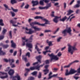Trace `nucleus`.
I'll return each instance as SVG.
<instances>
[{
    "instance_id": "nucleus-60",
    "label": "nucleus",
    "mask_w": 80,
    "mask_h": 80,
    "mask_svg": "<svg viewBox=\"0 0 80 80\" xmlns=\"http://www.w3.org/2000/svg\"><path fill=\"white\" fill-rule=\"evenodd\" d=\"M74 78L75 79V80H78L79 77L74 76Z\"/></svg>"
},
{
    "instance_id": "nucleus-52",
    "label": "nucleus",
    "mask_w": 80,
    "mask_h": 80,
    "mask_svg": "<svg viewBox=\"0 0 80 80\" xmlns=\"http://www.w3.org/2000/svg\"><path fill=\"white\" fill-rule=\"evenodd\" d=\"M4 6L6 8L8 9V10H9L8 9V6L7 5H6V4H4Z\"/></svg>"
},
{
    "instance_id": "nucleus-27",
    "label": "nucleus",
    "mask_w": 80,
    "mask_h": 80,
    "mask_svg": "<svg viewBox=\"0 0 80 80\" xmlns=\"http://www.w3.org/2000/svg\"><path fill=\"white\" fill-rule=\"evenodd\" d=\"M67 31L66 29L64 30V31H62V33L64 34V36H65L67 35Z\"/></svg>"
},
{
    "instance_id": "nucleus-3",
    "label": "nucleus",
    "mask_w": 80,
    "mask_h": 80,
    "mask_svg": "<svg viewBox=\"0 0 80 80\" xmlns=\"http://www.w3.org/2000/svg\"><path fill=\"white\" fill-rule=\"evenodd\" d=\"M23 43H22L23 46H24L26 43V46L28 47V48H32V44L28 42V40L27 39L26 40L25 42L23 41Z\"/></svg>"
},
{
    "instance_id": "nucleus-16",
    "label": "nucleus",
    "mask_w": 80,
    "mask_h": 80,
    "mask_svg": "<svg viewBox=\"0 0 80 80\" xmlns=\"http://www.w3.org/2000/svg\"><path fill=\"white\" fill-rule=\"evenodd\" d=\"M16 22H17L16 21L14 22V21H13L12 20H11L10 21V22L12 24V26H13L14 27L18 26V25L14 24H15L16 23Z\"/></svg>"
},
{
    "instance_id": "nucleus-54",
    "label": "nucleus",
    "mask_w": 80,
    "mask_h": 80,
    "mask_svg": "<svg viewBox=\"0 0 80 80\" xmlns=\"http://www.w3.org/2000/svg\"><path fill=\"white\" fill-rule=\"evenodd\" d=\"M26 56H28V57H29L30 56V52H28L26 54Z\"/></svg>"
},
{
    "instance_id": "nucleus-37",
    "label": "nucleus",
    "mask_w": 80,
    "mask_h": 80,
    "mask_svg": "<svg viewBox=\"0 0 80 80\" xmlns=\"http://www.w3.org/2000/svg\"><path fill=\"white\" fill-rule=\"evenodd\" d=\"M73 12V11L72 10H69L68 11V13L67 14V15L68 16L69 15H70V14H71V13Z\"/></svg>"
},
{
    "instance_id": "nucleus-50",
    "label": "nucleus",
    "mask_w": 80,
    "mask_h": 80,
    "mask_svg": "<svg viewBox=\"0 0 80 80\" xmlns=\"http://www.w3.org/2000/svg\"><path fill=\"white\" fill-rule=\"evenodd\" d=\"M52 32V31L50 30H46L45 31V32Z\"/></svg>"
},
{
    "instance_id": "nucleus-44",
    "label": "nucleus",
    "mask_w": 80,
    "mask_h": 80,
    "mask_svg": "<svg viewBox=\"0 0 80 80\" xmlns=\"http://www.w3.org/2000/svg\"><path fill=\"white\" fill-rule=\"evenodd\" d=\"M63 6H64V9H65L67 7V3H66L64 2L63 3Z\"/></svg>"
},
{
    "instance_id": "nucleus-45",
    "label": "nucleus",
    "mask_w": 80,
    "mask_h": 80,
    "mask_svg": "<svg viewBox=\"0 0 80 80\" xmlns=\"http://www.w3.org/2000/svg\"><path fill=\"white\" fill-rule=\"evenodd\" d=\"M79 62V60H75L74 61L71 62V63L72 64L74 62L77 63V62Z\"/></svg>"
},
{
    "instance_id": "nucleus-17",
    "label": "nucleus",
    "mask_w": 80,
    "mask_h": 80,
    "mask_svg": "<svg viewBox=\"0 0 80 80\" xmlns=\"http://www.w3.org/2000/svg\"><path fill=\"white\" fill-rule=\"evenodd\" d=\"M55 18L53 20V21L56 23H57L58 22V19L60 18L61 17H58L56 16L55 17Z\"/></svg>"
},
{
    "instance_id": "nucleus-40",
    "label": "nucleus",
    "mask_w": 80,
    "mask_h": 80,
    "mask_svg": "<svg viewBox=\"0 0 80 80\" xmlns=\"http://www.w3.org/2000/svg\"><path fill=\"white\" fill-rule=\"evenodd\" d=\"M34 78L32 77H29V79H28V80H34Z\"/></svg>"
},
{
    "instance_id": "nucleus-48",
    "label": "nucleus",
    "mask_w": 80,
    "mask_h": 80,
    "mask_svg": "<svg viewBox=\"0 0 80 80\" xmlns=\"http://www.w3.org/2000/svg\"><path fill=\"white\" fill-rule=\"evenodd\" d=\"M9 36H10V38H12V31H9Z\"/></svg>"
},
{
    "instance_id": "nucleus-61",
    "label": "nucleus",
    "mask_w": 80,
    "mask_h": 80,
    "mask_svg": "<svg viewBox=\"0 0 80 80\" xmlns=\"http://www.w3.org/2000/svg\"><path fill=\"white\" fill-rule=\"evenodd\" d=\"M45 63L46 64H48L49 63V60H46L45 61Z\"/></svg>"
},
{
    "instance_id": "nucleus-21",
    "label": "nucleus",
    "mask_w": 80,
    "mask_h": 80,
    "mask_svg": "<svg viewBox=\"0 0 80 80\" xmlns=\"http://www.w3.org/2000/svg\"><path fill=\"white\" fill-rule=\"evenodd\" d=\"M2 48H0V55H4L6 54L5 52H3L2 51Z\"/></svg>"
},
{
    "instance_id": "nucleus-28",
    "label": "nucleus",
    "mask_w": 80,
    "mask_h": 80,
    "mask_svg": "<svg viewBox=\"0 0 80 80\" xmlns=\"http://www.w3.org/2000/svg\"><path fill=\"white\" fill-rule=\"evenodd\" d=\"M67 18H68L66 17V16H65V17L62 18V19H61L60 20L64 22L65 20H66Z\"/></svg>"
},
{
    "instance_id": "nucleus-51",
    "label": "nucleus",
    "mask_w": 80,
    "mask_h": 80,
    "mask_svg": "<svg viewBox=\"0 0 80 80\" xmlns=\"http://www.w3.org/2000/svg\"><path fill=\"white\" fill-rule=\"evenodd\" d=\"M44 64H44H42V65H41L39 66V65H37V67H38L39 69H40L39 68H40V67H42Z\"/></svg>"
},
{
    "instance_id": "nucleus-46",
    "label": "nucleus",
    "mask_w": 80,
    "mask_h": 80,
    "mask_svg": "<svg viewBox=\"0 0 80 80\" xmlns=\"http://www.w3.org/2000/svg\"><path fill=\"white\" fill-rule=\"evenodd\" d=\"M60 28H58L54 32V34H55L56 33H57V32H58L59 31V30Z\"/></svg>"
},
{
    "instance_id": "nucleus-35",
    "label": "nucleus",
    "mask_w": 80,
    "mask_h": 80,
    "mask_svg": "<svg viewBox=\"0 0 80 80\" xmlns=\"http://www.w3.org/2000/svg\"><path fill=\"white\" fill-rule=\"evenodd\" d=\"M80 6V5L79 4H77L76 5L74 6V8H79Z\"/></svg>"
},
{
    "instance_id": "nucleus-33",
    "label": "nucleus",
    "mask_w": 80,
    "mask_h": 80,
    "mask_svg": "<svg viewBox=\"0 0 80 80\" xmlns=\"http://www.w3.org/2000/svg\"><path fill=\"white\" fill-rule=\"evenodd\" d=\"M25 55H22V59L23 60L24 59L25 62H27V58H25Z\"/></svg>"
},
{
    "instance_id": "nucleus-22",
    "label": "nucleus",
    "mask_w": 80,
    "mask_h": 80,
    "mask_svg": "<svg viewBox=\"0 0 80 80\" xmlns=\"http://www.w3.org/2000/svg\"><path fill=\"white\" fill-rule=\"evenodd\" d=\"M46 42H47V43H48L49 46H52V41H49L48 40L46 41Z\"/></svg>"
},
{
    "instance_id": "nucleus-23",
    "label": "nucleus",
    "mask_w": 80,
    "mask_h": 80,
    "mask_svg": "<svg viewBox=\"0 0 80 80\" xmlns=\"http://www.w3.org/2000/svg\"><path fill=\"white\" fill-rule=\"evenodd\" d=\"M33 35H32L31 36L30 38L28 40V42H32V40H33Z\"/></svg>"
},
{
    "instance_id": "nucleus-24",
    "label": "nucleus",
    "mask_w": 80,
    "mask_h": 80,
    "mask_svg": "<svg viewBox=\"0 0 80 80\" xmlns=\"http://www.w3.org/2000/svg\"><path fill=\"white\" fill-rule=\"evenodd\" d=\"M43 72H45L44 74L45 75H46L48 73L49 70L48 69H46L43 70Z\"/></svg>"
},
{
    "instance_id": "nucleus-14",
    "label": "nucleus",
    "mask_w": 80,
    "mask_h": 80,
    "mask_svg": "<svg viewBox=\"0 0 80 80\" xmlns=\"http://www.w3.org/2000/svg\"><path fill=\"white\" fill-rule=\"evenodd\" d=\"M42 58V57L41 56H38L36 58L38 60V61L40 63H41V58Z\"/></svg>"
},
{
    "instance_id": "nucleus-36",
    "label": "nucleus",
    "mask_w": 80,
    "mask_h": 80,
    "mask_svg": "<svg viewBox=\"0 0 80 80\" xmlns=\"http://www.w3.org/2000/svg\"><path fill=\"white\" fill-rule=\"evenodd\" d=\"M51 3H50L49 4H48V5L46 6H45V7L47 8H46V9H48L49 8L51 7Z\"/></svg>"
},
{
    "instance_id": "nucleus-18",
    "label": "nucleus",
    "mask_w": 80,
    "mask_h": 80,
    "mask_svg": "<svg viewBox=\"0 0 80 80\" xmlns=\"http://www.w3.org/2000/svg\"><path fill=\"white\" fill-rule=\"evenodd\" d=\"M11 43H12V47L13 48H15L16 47V44L13 41H11Z\"/></svg>"
},
{
    "instance_id": "nucleus-62",
    "label": "nucleus",
    "mask_w": 80,
    "mask_h": 80,
    "mask_svg": "<svg viewBox=\"0 0 80 80\" xmlns=\"http://www.w3.org/2000/svg\"><path fill=\"white\" fill-rule=\"evenodd\" d=\"M58 69H57V68H54V69H53V72H55Z\"/></svg>"
},
{
    "instance_id": "nucleus-7",
    "label": "nucleus",
    "mask_w": 80,
    "mask_h": 80,
    "mask_svg": "<svg viewBox=\"0 0 80 80\" xmlns=\"http://www.w3.org/2000/svg\"><path fill=\"white\" fill-rule=\"evenodd\" d=\"M4 74H6L5 76L0 77V78H1L2 79H4L8 78V75L7 73H5V72H0V76H2V75H4Z\"/></svg>"
},
{
    "instance_id": "nucleus-63",
    "label": "nucleus",
    "mask_w": 80,
    "mask_h": 80,
    "mask_svg": "<svg viewBox=\"0 0 80 80\" xmlns=\"http://www.w3.org/2000/svg\"><path fill=\"white\" fill-rule=\"evenodd\" d=\"M19 63V60H17L16 62V64L17 65H18Z\"/></svg>"
},
{
    "instance_id": "nucleus-31",
    "label": "nucleus",
    "mask_w": 80,
    "mask_h": 80,
    "mask_svg": "<svg viewBox=\"0 0 80 80\" xmlns=\"http://www.w3.org/2000/svg\"><path fill=\"white\" fill-rule=\"evenodd\" d=\"M71 65H72L71 63L69 64L68 65H66L64 66V68H69V67H70Z\"/></svg>"
},
{
    "instance_id": "nucleus-42",
    "label": "nucleus",
    "mask_w": 80,
    "mask_h": 80,
    "mask_svg": "<svg viewBox=\"0 0 80 80\" xmlns=\"http://www.w3.org/2000/svg\"><path fill=\"white\" fill-rule=\"evenodd\" d=\"M41 76H42V73L40 72H39V75L38 76V78H41Z\"/></svg>"
},
{
    "instance_id": "nucleus-56",
    "label": "nucleus",
    "mask_w": 80,
    "mask_h": 80,
    "mask_svg": "<svg viewBox=\"0 0 80 80\" xmlns=\"http://www.w3.org/2000/svg\"><path fill=\"white\" fill-rule=\"evenodd\" d=\"M54 11L52 12V14H51V16L52 17H54Z\"/></svg>"
},
{
    "instance_id": "nucleus-41",
    "label": "nucleus",
    "mask_w": 80,
    "mask_h": 80,
    "mask_svg": "<svg viewBox=\"0 0 80 80\" xmlns=\"http://www.w3.org/2000/svg\"><path fill=\"white\" fill-rule=\"evenodd\" d=\"M39 8L40 9H46L47 7H39Z\"/></svg>"
},
{
    "instance_id": "nucleus-13",
    "label": "nucleus",
    "mask_w": 80,
    "mask_h": 80,
    "mask_svg": "<svg viewBox=\"0 0 80 80\" xmlns=\"http://www.w3.org/2000/svg\"><path fill=\"white\" fill-rule=\"evenodd\" d=\"M30 69L31 70H33L35 69H37L38 71L40 70V69H39L38 68V67L37 66L36 67H31L30 68Z\"/></svg>"
},
{
    "instance_id": "nucleus-25",
    "label": "nucleus",
    "mask_w": 80,
    "mask_h": 80,
    "mask_svg": "<svg viewBox=\"0 0 80 80\" xmlns=\"http://www.w3.org/2000/svg\"><path fill=\"white\" fill-rule=\"evenodd\" d=\"M3 20L2 19H0V25L1 26H4V24L3 23Z\"/></svg>"
},
{
    "instance_id": "nucleus-12",
    "label": "nucleus",
    "mask_w": 80,
    "mask_h": 80,
    "mask_svg": "<svg viewBox=\"0 0 80 80\" xmlns=\"http://www.w3.org/2000/svg\"><path fill=\"white\" fill-rule=\"evenodd\" d=\"M14 72H15L14 70L12 69L9 70L8 72L10 76L13 75L14 73Z\"/></svg>"
},
{
    "instance_id": "nucleus-15",
    "label": "nucleus",
    "mask_w": 80,
    "mask_h": 80,
    "mask_svg": "<svg viewBox=\"0 0 80 80\" xmlns=\"http://www.w3.org/2000/svg\"><path fill=\"white\" fill-rule=\"evenodd\" d=\"M77 72V71H75L74 69H71L70 71V74L75 73Z\"/></svg>"
},
{
    "instance_id": "nucleus-34",
    "label": "nucleus",
    "mask_w": 80,
    "mask_h": 80,
    "mask_svg": "<svg viewBox=\"0 0 80 80\" xmlns=\"http://www.w3.org/2000/svg\"><path fill=\"white\" fill-rule=\"evenodd\" d=\"M7 30L6 29H4V28H3V30L2 31V33L3 34H4L6 32Z\"/></svg>"
},
{
    "instance_id": "nucleus-64",
    "label": "nucleus",
    "mask_w": 80,
    "mask_h": 80,
    "mask_svg": "<svg viewBox=\"0 0 80 80\" xmlns=\"http://www.w3.org/2000/svg\"><path fill=\"white\" fill-rule=\"evenodd\" d=\"M61 55H62L61 53L60 52H58V57H60Z\"/></svg>"
},
{
    "instance_id": "nucleus-6",
    "label": "nucleus",
    "mask_w": 80,
    "mask_h": 80,
    "mask_svg": "<svg viewBox=\"0 0 80 80\" xmlns=\"http://www.w3.org/2000/svg\"><path fill=\"white\" fill-rule=\"evenodd\" d=\"M11 78L12 79V80H21L20 76L18 74H17L15 76H11Z\"/></svg>"
},
{
    "instance_id": "nucleus-39",
    "label": "nucleus",
    "mask_w": 80,
    "mask_h": 80,
    "mask_svg": "<svg viewBox=\"0 0 80 80\" xmlns=\"http://www.w3.org/2000/svg\"><path fill=\"white\" fill-rule=\"evenodd\" d=\"M35 49H37V51L38 52L41 50V49H39V48L38 47L37 45H36Z\"/></svg>"
},
{
    "instance_id": "nucleus-10",
    "label": "nucleus",
    "mask_w": 80,
    "mask_h": 80,
    "mask_svg": "<svg viewBox=\"0 0 80 80\" xmlns=\"http://www.w3.org/2000/svg\"><path fill=\"white\" fill-rule=\"evenodd\" d=\"M32 3L33 4L32 6L34 7L35 6L38 4L39 2L37 0L36 1H32Z\"/></svg>"
},
{
    "instance_id": "nucleus-55",
    "label": "nucleus",
    "mask_w": 80,
    "mask_h": 80,
    "mask_svg": "<svg viewBox=\"0 0 80 80\" xmlns=\"http://www.w3.org/2000/svg\"><path fill=\"white\" fill-rule=\"evenodd\" d=\"M11 68H14V67H16V66L14 64H12V65H11Z\"/></svg>"
},
{
    "instance_id": "nucleus-53",
    "label": "nucleus",
    "mask_w": 80,
    "mask_h": 80,
    "mask_svg": "<svg viewBox=\"0 0 80 80\" xmlns=\"http://www.w3.org/2000/svg\"><path fill=\"white\" fill-rule=\"evenodd\" d=\"M11 14H12V17H14V16H15V13H14V12L11 11Z\"/></svg>"
},
{
    "instance_id": "nucleus-58",
    "label": "nucleus",
    "mask_w": 80,
    "mask_h": 80,
    "mask_svg": "<svg viewBox=\"0 0 80 80\" xmlns=\"http://www.w3.org/2000/svg\"><path fill=\"white\" fill-rule=\"evenodd\" d=\"M43 0L45 3H47L48 2H49L50 1L49 0Z\"/></svg>"
},
{
    "instance_id": "nucleus-19",
    "label": "nucleus",
    "mask_w": 80,
    "mask_h": 80,
    "mask_svg": "<svg viewBox=\"0 0 80 80\" xmlns=\"http://www.w3.org/2000/svg\"><path fill=\"white\" fill-rule=\"evenodd\" d=\"M33 28L35 30L34 31H40L42 29L41 28H37L36 27H33Z\"/></svg>"
},
{
    "instance_id": "nucleus-29",
    "label": "nucleus",
    "mask_w": 80,
    "mask_h": 80,
    "mask_svg": "<svg viewBox=\"0 0 80 80\" xmlns=\"http://www.w3.org/2000/svg\"><path fill=\"white\" fill-rule=\"evenodd\" d=\"M37 72L34 71V72H32L31 73V74H32V75H33V76H36L37 75Z\"/></svg>"
},
{
    "instance_id": "nucleus-38",
    "label": "nucleus",
    "mask_w": 80,
    "mask_h": 80,
    "mask_svg": "<svg viewBox=\"0 0 80 80\" xmlns=\"http://www.w3.org/2000/svg\"><path fill=\"white\" fill-rule=\"evenodd\" d=\"M2 47L4 48H6L9 47V45H2Z\"/></svg>"
},
{
    "instance_id": "nucleus-9",
    "label": "nucleus",
    "mask_w": 80,
    "mask_h": 80,
    "mask_svg": "<svg viewBox=\"0 0 80 80\" xmlns=\"http://www.w3.org/2000/svg\"><path fill=\"white\" fill-rule=\"evenodd\" d=\"M38 25L39 26H40V23L38 22H32L30 23V25L32 27V28H33L34 26V25Z\"/></svg>"
},
{
    "instance_id": "nucleus-11",
    "label": "nucleus",
    "mask_w": 80,
    "mask_h": 80,
    "mask_svg": "<svg viewBox=\"0 0 80 80\" xmlns=\"http://www.w3.org/2000/svg\"><path fill=\"white\" fill-rule=\"evenodd\" d=\"M66 30L67 32L68 33L69 35H72V33L71 32H72V30L71 29L70 27L67 28V29H66Z\"/></svg>"
},
{
    "instance_id": "nucleus-26",
    "label": "nucleus",
    "mask_w": 80,
    "mask_h": 80,
    "mask_svg": "<svg viewBox=\"0 0 80 80\" xmlns=\"http://www.w3.org/2000/svg\"><path fill=\"white\" fill-rule=\"evenodd\" d=\"M66 76H68L70 74V71L68 72V70L67 69L66 70V73H65Z\"/></svg>"
},
{
    "instance_id": "nucleus-8",
    "label": "nucleus",
    "mask_w": 80,
    "mask_h": 80,
    "mask_svg": "<svg viewBox=\"0 0 80 80\" xmlns=\"http://www.w3.org/2000/svg\"><path fill=\"white\" fill-rule=\"evenodd\" d=\"M52 72H50V73L49 75V78H48V80H49V79H51L52 77H55L58 76V74H54L52 76H51L52 74Z\"/></svg>"
},
{
    "instance_id": "nucleus-43",
    "label": "nucleus",
    "mask_w": 80,
    "mask_h": 80,
    "mask_svg": "<svg viewBox=\"0 0 80 80\" xmlns=\"http://www.w3.org/2000/svg\"><path fill=\"white\" fill-rule=\"evenodd\" d=\"M22 39L23 40L22 43H23V41H24V42H25L26 41V40H27V39H26V37H24L22 38Z\"/></svg>"
},
{
    "instance_id": "nucleus-2",
    "label": "nucleus",
    "mask_w": 80,
    "mask_h": 80,
    "mask_svg": "<svg viewBox=\"0 0 80 80\" xmlns=\"http://www.w3.org/2000/svg\"><path fill=\"white\" fill-rule=\"evenodd\" d=\"M34 18L35 19H41L42 20H43V21L45 22V23L44 24H41L40 23V25L41 26H46V24H48V21L46 19H45L43 18V17H42L41 16H36Z\"/></svg>"
},
{
    "instance_id": "nucleus-30",
    "label": "nucleus",
    "mask_w": 80,
    "mask_h": 80,
    "mask_svg": "<svg viewBox=\"0 0 80 80\" xmlns=\"http://www.w3.org/2000/svg\"><path fill=\"white\" fill-rule=\"evenodd\" d=\"M11 2L12 4H13L14 3H16L17 2V1L16 0H11Z\"/></svg>"
},
{
    "instance_id": "nucleus-4",
    "label": "nucleus",
    "mask_w": 80,
    "mask_h": 80,
    "mask_svg": "<svg viewBox=\"0 0 80 80\" xmlns=\"http://www.w3.org/2000/svg\"><path fill=\"white\" fill-rule=\"evenodd\" d=\"M48 55L51 58V60H49L51 62H52L53 60H58L59 59V58L58 57V56L54 55L53 53H52L51 54H48Z\"/></svg>"
},
{
    "instance_id": "nucleus-59",
    "label": "nucleus",
    "mask_w": 80,
    "mask_h": 80,
    "mask_svg": "<svg viewBox=\"0 0 80 80\" xmlns=\"http://www.w3.org/2000/svg\"><path fill=\"white\" fill-rule=\"evenodd\" d=\"M4 38V36L3 35L0 36V40L3 39Z\"/></svg>"
},
{
    "instance_id": "nucleus-47",
    "label": "nucleus",
    "mask_w": 80,
    "mask_h": 80,
    "mask_svg": "<svg viewBox=\"0 0 80 80\" xmlns=\"http://www.w3.org/2000/svg\"><path fill=\"white\" fill-rule=\"evenodd\" d=\"M62 38V37H60L57 39V41L58 42H60L61 41V39Z\"/></svg>"
},
{
    "instance_id": "nucleus-5",
    "label": "nucleus",
    "mask_w": 80,
    "mask_h": 80,
    "mask_svg": "<svg viewBox=\"0 0 80 80\" xmlns=\"http://www.w3.org/2000/svg\"><path fill=\"white\" fill-rule=\"evenodd\" d=\"M25 29L27 31H29V32H27V31H26V32L27 34H31L33 33L36 32L35 31L32 30L31 29H28V28H26Z\"/></svg>"
},
{
    "instance_id": "nucleus-1",
    "label": "nucleus",
    "mask_w": 80,
    "mask_h": 80,
    "mask_svg": "<svg viewBox=\"0 0 80 80\" xmlns=\"http://www.w3.org/2000/svg\"><path fill=\"white\" fill-rule=\"evenodd\" d=\"M68 51L70 53L71 55L73 54L74 51L77 50V49L75 47V46H72L70 44H68Z\"/></svg>"
},
{
    "instance_id": "nucleus-32",
    "label": "nucleus",
    "mask_w": 80,
    "mask_h": 80,
    "mask_svg": "<svg viewBox=\"0 0 80 80\" xmlns=\"http://www.w3.org/2000/svg\"><path fill=\"white\" fill-rule=\"evenodd\" d=\"M43 0H41L40 1L39 4L40 5L42 6L44 5V3H43Z\"/></svg>"
},
{
    "instance_id": "nucleus-20",
    "label": "nucleus",
    "mask_w": 80,
    "mask_h": 80,
    "mask_svg": "<svg viewBox=\"0 0 80 80\" xmlns=\"http://www.w3.org/2000/svg\"><path fill=\"white\" fill-rule=\"evenodd\" d=\"M9 62L10 63V65H11L12 64V63L14 62V59H9Z\"/></svg>"
},
{
    "instance_id": "nucleus-57",
    "label": "nucleus",
    "mask_w": 80,
    "mask_h": 80,
    "mask_svg": "<svg viewBox=\"0 0 80 80\" xmlns=\"http://www.w3.org/2000/svg\"><path fill=\"white\" fill-rule=\"evenodd\" d=\"M29 5L27 4L25 6V8L26 9L28 8Z\"/></svg>"
},
{
    "instance_id": "nucleus-49",
    "label": "nucleus",
    "mask_w": 80,
    "mask_h": 80,
    "mask_svg": "<svg viewBox=\"0 0 80 80\" xmlns=\"http://www.w3.org/2000/svg\"><path fill=\"white\" fill-rule=\"evenodd\" d=\"M12 10L13 11L15 12H17L18 11V10L17 9H14L12 7Z\"/></svg>"
}]
</instances>
